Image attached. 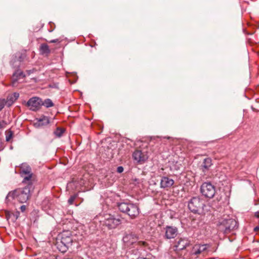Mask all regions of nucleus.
I'll return each mask as SVG.
<instances>
[{"label":"nucleus","instance_id":"1","mask_svg":"<svg viewBox=\"0 0 259 259\" xmlns=\"http://www.w3.org/2000/svg\"><path fill=\"white\" fill-rule=\"evenodd\" d=\"M31 187L32 184L30 182H29L28 184L25 187L18 188L10 192L6 197L7 202L16 199L20 203L26 202L30 197V189Z\"/></svg>","mask_w":259,"mask_h":259},{"label":"nucleus","instance_id":"2","mask_svg":"<svg viewBox=\"0 0 259 259\" xmlns=\"http://www.w3.org/2000/svg\"><path fill=\"white\" fill-rule=\"evenodd\" d=\"M100 224L102 227L107 228L108 229L116 228L122 223V219L120 215L106 214L104 219L100 221Z\"/></svg>","mask_w":259,"mask_h":259},{"label":"nucleus","instance_id":"3","mask_svg":"<svg viewBox=\"0 0 259 259\" xmlns=\"http://www.w3.org/2000/svg\"><path fill=\"white\" fill-rule=\"evenodd\" d=\"M118 207L120 211L128 214L132 219L136 218L139 214V208L135 204L121 202L118 204Z\"/></svg>","mask_w":259,"mask_h":259},{"label":"nucleus","instance_id":"4","mask_svg":"<svg viewBox=\"0 0 259 259\" xmlns=\"http://www.w3.org/2000/svg\"><path fill=\"white\" fill-rule=\"evenodd\" d=\"M118 207L120 211L128 214L132 219L136 218L139 214V208L135 204L121 202L118 204Z\"/></svg>","mask_w":259,"mask_h":259},{"label":"nucleus","instance_id":"5","mask_svg":"<svg viewBox=\"0 0 259 259\" xmlns=\"http://www.w3.org/2000/svg\"><path fill=\"white\" fill-rule=\"evenodd\" d=\"M188 205L189 209L195 213H203L204 211V201L199 196H195L191 198Z\"/></svg>","mask_w":259,"mask_h":259},{"label":"nucleus","instance_id":"6","mask_svg":"<svg viewBox=\"0 0 259 259\" xmlns=\"http://www.w3.org/2000/svg\"><path fill=\"white\" fill-rule=\"evenodd\" d=\"M218 229L220 231L225 234L229 233L232 230L238 227L237 222L233 219H221L218 224Z\"/></svg>","mask_w":259,"mask_h":259},{"label":"nucleus","instance_id":"7","mask_svg":"<svg viewBox=\"0 0 259 259\" xmlns=\"http://www.w3.org/2000/svg\"><path fill=\"white\" fill-rule=\"evenodd\" d=\"M200 192L205 197L212 198L216 192L215 187L209 182H204L201 186Z\"/></svg>","mask_w":259,"mask_h":259},{"label":"nucleus","instance_id":"8","mask_svg":"<svg viewBox=\"0 0 259 259\" xmlns=\"http://www.w3.org/2000/svg\"><path fill=\"white\" fill-rule=\"evenodd\" d=\"M139 238L137 235L133 233L125 235L123 237V241L127 246L137 244L140 246H146L147 242L143 241H138Z\"/></svg>","mask_w":259,"mask_h":259},{"label":"nucleus","instance_id":"9","mask_svg":"<svg viewBox=\"0 0 259 259\" xmlns=\"http://www.w3.org/2000/svg\"><path fill=\"white\" fill-rule=\"evenodd\" d=\"M20 168L19 174L21 177H24L22 183H26L27 182H30L32 177L30 166L28 164L24 163L20 165Z\"/></svg>","mask_w":259,"mask_h":259},{"label":"nucleus","instance_id":"10","mask_svg":"<svg viewBox=\"0 0 259 259\" xmlns=\"http://www.w3.org/2000/svg\"><path fill=\"white\" fill-rule=\"evenodd\" d=\"M207 248L208 246L207 244H197L194 245L191 249L189 253L190 257V259L197 258L199 255L206 251Z\"/></svg>","mask_w":259,"mask_h":259},{"label":"nucleus","instance_id":"11","mask_svg":"<svg viewBox=\"0 0 259 259\" xmlns=\"http://www.w3.org/2000/svg\"><path fill=\"white\" fill-rule=\"evenodd\" d=\"M27 106L30 110L36 111L42 106V100L38 97H32L27 102Z\"/></svg>","mask_w":259,"mask_h":259},{"label":"nucleus","instance_id":"12","mask_svg":"<svg viewBox=\"0 0 259 259\" xmlns=\"http://www.w3.org/2000/svg\"><path fill=\"white\" fill-rule=\"evenodd\" d=\"M25 77V75L23 72L20 70H16L13 74L12 78L11 85L13 87H17L18 83H21L23 81Z\"/></svg>","mask_w":259,"mask_h":259},{"label":"nucleus","instance_id":"13","mask_svg":"<svg viewBox=\"0 0 259 259\" xmlns=\"http://www.w3.org/2000/svg\"><path fill=\"white\" fill-rule=\"evenodd\" d=\"M164 230L165 231L164 237L167 239L175 238L178 233V230L176 227L166 226Z\"/></svg>","mask_w":259,"mask_h":259},{"label":"nucleus","instance_id":"14","mask_svg":"<svg viewBox=\"0 0 259 259\" xmlns=\"http://www.w3.org/2000/svg\"><path fill=\"white\" fill-rule=\"evenodd\" d=\"M174 183L175 181L173 179L167 176H162L160 180V187L161 188L168 190L174 185Z\"/></svg>","mask_w":259,"mask_h":259},{"label":"nucleus","instance_id":"15","mask_svg":"<svg viewBox=\"0 0 259 259\" xmlns=\"http://www.w3.org/2000/svg\"><path fill=\"white\" fill-rule=\"evenodd\" d=\"M133 158L138 163H142L147 160L148 156L141 150H137L133 153Z\"/></svg>","mask_w":259,"mask_h":259},{"label":"nucleus","instance_id":"16","mask_svg":"<svg viewBox=\"0 0 259 259\" xmlns=\"http://www.w3.org/2000/svg\"><path fill=\"white\" fill-rule=\"evenodd\" d=\"M72 239L71 236L68 235L63 234L61 235V243L64 245L62 249V252H65L68 247L72 244Z\"/></svg>","mask_w":259,"mask_h":259},{"label":"nucleus","instance_id":"17","mask_svg":"<svg viewBox=\"0 0 259 259\" xmlns=\"http://www.w3.org/2000/svg\"><path fill=\"white\" fill-rule=\"evenodd\" d=\"M190 244V241L186 238H181L179 239L176 245V249L178 250H182L186 248Z\"/></svg>","mask_w":259,"mask_h":259},{"label":"nucleus","instance_id":"18","mask_svg":"<svg viewBox=\"0 0 259 259\" xmlns=\"http://www.w3.org/2000/svg\"><path fill=\"white\" fill-rule=\"evenodd\" d=\"M212 165V160L210 158L204 159L201 167L202 171L205 172L207 171Z\"/></svg>","mask_w":259,"mask_h":259},{"label":"nucleus","instance_id":"19","mask_svg":"<svg viewBox=\"0 0 259 259\" xmlns=\"http://www.w3.org/2000/svg\"><path fill=\"white\" fill-rule=\"evenodd\" d=\"M37 122H36V124H37L38 126H44L46 125L49 123V119L47 116H42L39 118H37Z\"/></svg>","mask_w":259,"mask_h":259},{"label":"nucleus","instance_id":"20","mask_svg":"<svg viewBox=\"0 0 259 259\" xmlns=\"http://www.w3.org/2000/svg\"><path fill=\"white\" fill-rule=\"evenodd\" d=\"M40 51L42 54L48 55L50 53V50L48 45L42 44L40 47Z\"/></svg>","mask_w":259,"mask_h":259},{"label":"nucleus","instance_id":"21","mask_svg":"<svg viewBox=\"0 0 259 259\" xmlns=\"http://www.w3.org/2000/svg\"><path fill=\"white\" fill-rule=\"evenodd\" d=\"M42 105L45 106L47 108H49L53 107L54 106V103L51 99H46L44 101H42Z\"/></svg>","mask_w":259,"mask_h":259},{"label":"nucleus","instance_id":"22","mask_svg":"<svg viewBox=\"0 0 259 259\" xmlns=\"http://www.w3.org/2000/svg\"><path fill=\"white\" fill-rule=\"evenodd\" d=\"M13 132L11 130L6 131V141H9L13 137Z\"/></svg>","mask_w":259,"mask_h":259},{"label":"nucleus","instance_id":"23","mask_svg":"<svg viewBox=\"0 0 259 259\" xmlns=\"http://www.w3.org/2000/svg\"><path fill=\"white\" fill-rule=\"evenodd\" d=\"M63 133V130L58 127L54 132V134L58 137H60L62 135Z\"/></svg>","mask_w":259,"mask_h":259},{"label":"nucleus","instance_id":"24","mask_svg":"<svg viewBox=\"0 0 259 259\" xmlns=\"http://www.w3.org/2000/svg\"><path fill=\"white\" fill-rule=\"evenodd\" d=\"M133 183L136 185L139 186V185L141 184L143 182L142 180H140L137 178H134L132 179Z\"/></svg>","mask_w":259,"mask_h":259},{"label":"nucleus","instance_id":"25","mask_svg":"<svg viewBox=\"0 0 259 259\" xmlns=\"http://www.w3.org/2000/svg\"><path fill=\"white\" fill-rule=\"evenodd\" d=\"M76 198V195H75L71 196L68 200V203L70 205L72 204Z\"/></svg>","mask_w":259,"mask_h":259},{"label":"nucleus","instance_id":"26","mask_svg":"<svg viewBox=\"0 0 259 259\" xmlns=\"http://www.w3.org/2000/svg\"><path fill=\"white\" fill-rule=\"evenodd\" d=\"M6 101L5 99H0V111L4 108L6 104Z\"/></svg>","mask_w":259,"mask_h":259},{"label":"nucleus","instance_id":"27","mask_svg":"<svg viewBox=\"0 0 259 259\" xmlns=\"http://www.w3.org/2000/svg\"><path fill=\"white\" fill-rule=\"evenodd\" d=\"M14 214H13V213L10 212V211H6V217L7 218V220H9L11 219V216Z\"/></svg>","mask_w":259,"mask_h":259},{"label":"nucleus","instance_id":"28","mask_svg":"<svg viewBox=\"0 0 259 259\" xmlns=\"http://www.w3.org/2000/svg\"><path fill=\"white\" fill-rule=\"evenodd\" d=\"M6 124H7V123H6V121H5L4 120L0 121V129L5 128Z\"/></svg>","mask_w":259,"mask_h":259},{"label":"nucleus","instance_id":"29","mask_svg":"<svg viewBox=\"0 0 259 259\" xmlns=\"http://www.w3.org/2000/svg\"><path fill=\"white\" fill-rule=\"evenodd\" d=\"M123 167L121 166H119L118 167H117V171L118 172V173H121L123 171Z\"/></svg>","mask_w":259,"mask_h":259},{"label":"nucleus","instance_id":"30","mask_svg":"<svg viewBox=\"0 0 259 259\" xmlns=\"http://www.w3.org/2000/svg\"><path fill=\"white\" fill-rule=\"evenodd\" d=\"M60 42L61 40L60 39H55L49 41L50 43H59Z\"/></svg>","mask_w":259,"mask_h":259},{"label":"nucleus","instance_id":"31","mask_svg":"<svg viewBox=\"0 0 259 259\" xmlns=\"http://www.w3.org/2000/svg\"><path fill=\"white\" fill-rule=\"evenodd\" d=\"M26 206L24 205H23L20 207V210L22 212H24L26 210Z\"/></svg>","mask_w":259,"mask_h":259},{"label":"nucleus","instance_id":"32","mask_svg":"<svg viewBox=\"0 0 259 259\" xmlns=\"http://www.w3.org/2000/svg\"><path fill=\"white\" fill-rule=\"evenodd\" d=\"M255 217L257 218H259V211L256 212L255 213V214H254Z\"/></svg>","mask_w":259,"mask_h":259},{"label":"nucleus","instance_id":"33","mask_svg":"<svg viewBox=\"0 0 259 259\" xmlns=\"http://www.w3.org/2000/svg\"><path fill=\"white\" fill-rule=\"evenodd\" d=\"M14 95V97L16 98V99H17V98H18V97H19V94L16 93H15Z\"/></svg>","mask_w":259,"mask_h":259},{"label":"nucleus","instance_id":"34","mask_svg":"<svg viewBox=\"0 0 259 259\" xmlns=\"http://www.w3.org/2000/svg\"><path fill=\"white\" fill-rule=\"evenodd\" d=\"M254 230L255 231H257L259 230V227H255Z\"/></svg>","mask_w":259,"mask_h":259},{"label":"nucleus","instance_id":"35","mask_svg":"<svg viewBox=\"0 0 259 259\" xmlns=\"http://www.w3.org/2000/svg\"><path fill=\"white\" fill-rule=\"evenodd\" d=\"M2 145L1 143H0V150L2 149Z\"/></svg>","mask_w":259,"mask_h":259},{"label":"nucleus","instance_id":"36","mask_svg":"<svg viewBox=\"0 0 259 259\" xmlns=\"http://www.w3.org/2000/svg\"><path fill=\"white\" fill-rule=\"evenodd\" d=\"M30 72H31L30 70L28 71V73L29 74L30 73Z\"/></svg>","mask_w":259,"mask_h":259}]
</instances>
